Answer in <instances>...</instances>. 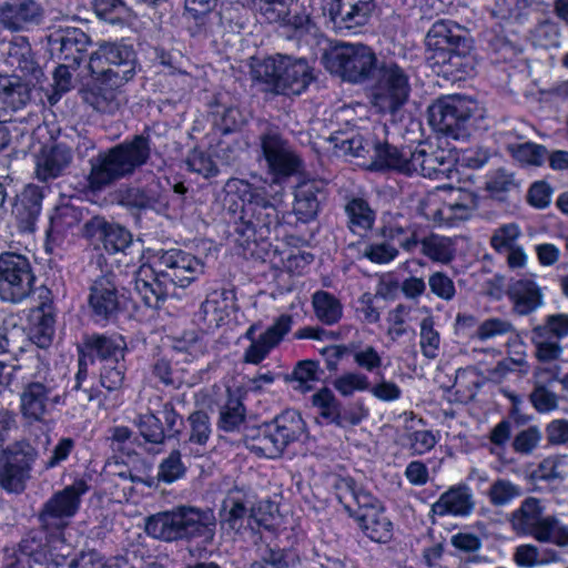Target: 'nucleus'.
<instances>
[{"mask_svg": "<svg viewBox=\"0 0 568 568\" xmlns=\"http://www.w3.org/2000/svg\"><path fill=\"white\" fill-rule=\"evenodd\" d=\"M336 495L345 509L356 515V510H361L364 506L374 501V496L358 488L354 480L349 478L338 479L335 484Z\"/></svg>", "mask_w": 568, "mask_h": 568, "instance_id": "nucleus-42", "label": "nucleus"}, {"mask_svg": "<svg viewBox=\"0 0 568 568\" xmlns=\"http://www.w3.org/2000/svg\"><path fill=\"white\" fill-rule=\"evenodd\" d=\"M135 59V53L131 47L118 42H102L91 53L88 69L100 70L103 68L102 63H116L120 61H124L123 65L128 67Z\"/></svg>", "mask_w": 568, "mask_h": 568, "instance_id": "nucleus-37", "label": "nucleus"}, {"mask_svg": "<svg viewBox=\"0 0 568 568\" xmlns=\"http://www.w3.org/2000/svg\"><path fill=\"white\" fill-rule=\"evenodd\" d=\"M88 487L83 480L54 494L44 505L40 520L45 530H64L79 509L80 498Z\"/></svg>", "mask_w": 568, "mask_h": 568, "instance_id": "nucleus-13", "label": "nucleus"}, {"mask_svg": "<svg viewBox=\"0 0 568 568\" xmlns=\"http://www.w3.org/2000/svg\"><path fill=\"white\" fill-rule=\"evenodd\" d=\"M145 531L149 536L165 541L185 539L183 506L148 517Z\"/></svg>", "mask_w": 568, "mask_h": 568, "instance_id": "nucleus-28", "label": "nucleus"}, {"mask_svg": "<svg viewBox=\"0 0 568 568\" xmlns=\"http://www.w3.org/2000/svg\"><path fill=\"white\" fill-rule=\"evenodd\" d=\"M126 366L123 361H111L102 364L100 383L109 392L122 388L125 378Z\"/></svg>", "mask_w": 568, "mask_h": 568, "instance_id": "nucleus-62", "label": "nucleus"}, {"mask_svg": "<svg viewBox=\"0 0 568 568\" xmlns=\"http://www.w3.org/2000/svg\"><path fill=\"white\" fill-rule=\"evenodd\" d=\"M260 146L267 171L276 180L286 179L300 171V155L277 131L268 130L261 134Z\"/></svg>", "mask_w": 568, "mask_h": 568, "instance_id": "nucleus-12", "label": "nucleus"}, {"mask_svg": "<svg viewBox=\"0 0 568 568\" xmlns=\"http://www.w3.org/2000/svg\"><path fill=\"white\" fill-rule=\"evenodd\" d=\"M422 253L436 263L448 264L455 257V244L449 237L429 235L420 241Z\"/></svg>", "mask_w": 568, "mask_h": 568, "instance_id": "nucleus-45", "label": "nucleus"}, {"mask_svg": "<svg viewBox=\"0 0 568 568\" xmlns=\"http://www.w3.org/2000/svg\"><path fill=\"white\" fill-rule=\"evenodd\" d=\"M521 230L516 223H507L497 227L490 236V246L498 254L518 246Z\"/></svg>", "mask_w": 568, "mask_h": 568, "instance_id": "nucleus-59", "label": "nucleus"}, {"mask_svg": "<svg viewBox=\"0 0 568 568\" xmlns=\"http://www.w3.org/2000/svg\"><path fill=\"white\" fill-rule=\"evenodd\" d=\"M520 495L521 488L506 478H497L487 490L488 500L495 507L507 506Z\"/></svg>", "mask_w": 568, "mask_h": 568, "instance_id": "nucleus-56", "label": "nucleus"}, {"mask_svg": "<svg viewBox=\"0 0 568 568\" xmlns=\"http://www.w3.org/2000/svg\"><path fill=\"white\" fill-rule=\"evenodd\" d=\"M374 9V0H333L328 12L336 28L351 30L365 26Z\"/></svg>", "mask_w": 568, "mask_h": 568, "instance_id": "nucleus-19", "label": "nucleus"}, {"mask_svg": "<svg viewBox=\"0 0 568 568\" xmlns=\"http://www.w3.org/2000/svg\"><path fill=\"white\" fill-rule=\"evenodd\" d=\"M479 111L478 102L470 97L445 95L429 106V123L436 131L458 140L469 134L471 119Z\"/></svg>", "mask_w": 568, "mask_h": 568, "instance_id": "nucleus-6", "label": "nucleus"}, {"mask_svg": "<svg viewBox=\"0 0 568 568\" xmlns=\"http://www.w3.org/2000/svg\"><path fill=\"white\" fill-rule=\"evenodd\" d=\"M377 64L373 50L362 43H339L326 57L332 73L354 83L366 80Z\"/></svg>", "mask_w": 568, "mask_h": 568, "instance_id": "nucleus-9", "label": "nucleus"}, {"mask_svg": "<svg viewBox=\"0 0 568 568\" xmlns=\"http://www.w3.org/2000/svg\"><path fill=\"white\" fill-rule=\"evenodd\" d=\"M477 197L470 192H458L455 201L437 205V201L428 197L423 205L424 215L438 225L453 226L470 219L476 211Z\"/></svg>", "mask_w": 568, "mask_h": 568, "instance_id": "nucleus-16", "label": "nucleus"}, {"mask_svg": "<svg viewBox=\"0 0 568 568\" xmlns=\"http://www.w3.org/2000/svg\"><path fill=\"white\" fill-rule=\"evenodd\" d=\"M428 59L435 64L450 65L462 73L471 69L470 41L464 30L452 21H436L426 36Z\"/></svg>", "mask_w": 568, "mask_h": 568, "instance_id": "nucleus-5", "label": "nucleus"}, {"mask_svg": "<svg viewBox=\"0 0 568 568\" xmlns=\"http://www.w3.org/2000/svg\"><path fill=\"white\" fill-rule=\"evenodd\" d=\"M63 61L79 65L85 52L90 38L78 28L65 29L58 38Z\"/></svg>", "mask_w": 568, "mask_h": 568, "instance_id": "nucleus-38", "label": "nucleus"}, {"mask_svg": "<svg viewBox=\"0 0 568 568\" xmlns=\"http://www.w3.org/2000/svg\"><path fill=\"white\" fill-rule=\"evenodd\" d=\"M456 159L452 151L442 148H433L420 143L410 153V174H419L424 178L443 181L452 179Z\"/></svg>", "mask_w": 568, "mask_h": 568, "instance_id": "nucleus-15", "label": "nucleus"}, {"mask_svg": "<svg viewBox=\"0 0 568 568\" xmlns=\"http://www.w3.org/2000/svg\"><path fill=\"white\" fill-rule=\"evenodd\" d=\"M355 518L364 534L373 541L387 542L392 539L393 524L375 497L371 505L356 510Z\"/></svg>", "mask_w": 568, "mask_h": 568, "instance_id": "nucleus-24", "label": "nucleus"}, {"mask_svg": "<svg viewBox=\"0 0 568 568\" xmlns=\"http://www.w3.org/2000/svg\"><path fill=\"white\" fill-rule=\"evenodd\" d=\"M334 388L345 397L352 396L355 392H367L369 388L368 377L359 372H347L333 381Z\"/></svg>", "mask_w": 568, "mask_h": 568, "instance_id": "nucleus-61", "label": "nucleus"}, {"mask_svg": "<svg viewBox=\"0 0 568 568\" xmlns=\"http://www.w3.org/2000/svg\"><path fill=\"white\" fill-rule=\"evenodd\" d=\"M245 4L270 23H278L295 30H308L312 24L304 1L294 0H244Z\"/></svg>", "mask_w": 568, "mask_h": 568, "instance_id": "nucleus-14", "label": "nucleus"}, {"mask_svg": "<svg viewBox=\"0 0 568 568\" xmlns=\"http://www.w3.org/2000/svg\"><path fill=\"white\" fill-rule=\"evenodd\" d=\"M14 369L22 372L20 413L28 423L42 422L50 409L60 403L58 384L49 367L38 355L29 356Z\"/></svg>", "mask_w": 568, "mask_h": 568, "instance_id": "nucleus-4", "label": "nucleus"}, {"mask_svg": "<svg viewBox=\"0 0 568 568\" xmlns=\"http://www.w3.org/2000/svg\"><path fill=\"white\" fill-rule=\"evenodd\" d=\"M73 160L72 150L63 143L43 146L36 158V175L40 181L63 174Z\"/></svg>", "mask_w": 568, "mask_h": 568, "instance_id": "nucleus-23", "label": "nucleus"}, {"mask_svg": "<svg viewBox=\"0 0 568 568\" xmlns=\"http://www.w3.org/2000/svg\"><path fill=\"white\" fill-rule=\"evenodd\" d=\"M37 458V449L23 440L3 448L0 453V486L8 491H22Z\"/></svg>", "mask_w": 568, "mask_h": 568, "instance_id": "nucleus-11", "label": "nucleus"}, {"mask_svg": "<svg viewBox=\"0 0 568 568\" xmlns=\"http://www.w3.org/2000/svg\"><path fill=\"white\" fill-rule=\"evenodd\" d=\"M84 232L89 237L99 239L105 251L111 254L125 253L132 244V235L126 229L99 216L92 217L84 224Z\"/></svg>", "mask_w": 568, "mask_h": 568, "instance_id": "nucleus-21", "label": "nucleus"}, {"mask_svg": "<svg viewBox=\"0 0 568 568\" xmlns=\"http://www.w3.org/2000/svg\"><path fill=\"white\" fill-rule=\"evenodd\" d=\"M281 63L278 92L300 94L313 79L307 62L304 59L283 55Z\"/></svg>", "mask_w": 568, "mask_h": 568, "instance_id": "nucleus-32", "label": "nucleus"}, {"mask_svg": "<svg viewBox=\"0 0 568 568\" xmlns=\"http://www.w3.org/2000/svg\"><path fill=\"white\" fill-rule=\"evenodd\" d=\"M409 75L394 61H382L376 65V82L372 93L373 106L383 114H394L408 100Z\"/></svg>", "mask_w": 568, "mask_h": 568, "instance_id": "nucleus-8", "label": "nucleus"}, {"mask_svg": "<svg viewBox=\"0 0 568 568\" xmlns=\"http://www.w3.org/2000/svg\"><path fill=\"white\" fill-rule=\"evenodd\" d=\"M507 151L519 163L532 166L542 165L548 155L544 145L532 142L508 144Z\"/></svg>", "mask_w": 568, "mask_h": 568, "instance_id": "nucleus-51", "label": "nucleus"}, {"mask_svg": "<svg viewBox=\"0 0 568 568\" xmlns=\"http://www.w3.org/2000/svg\"><path fill=\"white\" fill-rule=\"evenodd\" d=\"M474 508L475 501L470 488L466 485H457L443 493L432 505L430 511L439 517H466L473 513Z\"/></svg>", "mask_w": 568, "mask_h": 568, "instance_id": "nucleus-26", "label": "nucleus"}, {"mask_svg": "<svg viewBox=\"0 0 568 568\" xmlns=\"http://www.w3.org/2000/svg\"><path fill=\"white\" fill-rule=\"evenodd\" d=\"M141 437L145 444L162 445L166 434L161 419L153 413L139 414L134 420Z\"/></svg>", "mask_w": 568, "mask_h": 568, "instance_id": "nucleus-50", "label": "nucleus"}, {"mask_svg": "<svg viewBox=\"0 0 568 568\" xmlns=\"http://www.w3.org/2000/svg\"><path fill=\"white\" fill-rule=\"evenodd\" d=\"M36 276L29 258L22 254H0V300L19 304L28 298L34 288Z\"/></svg>", "mask_w": 568, "mask_h": 568, "instance_id": "nucleus-10", "label": "nucleus"}, {"mask_svg": "<svg viewBox=\"0 0 568 568\" xmlns=\"http://www.w3.org/2000/svg\"><path fill=\"white\" fill-rule=\"evenodd\" d=\"M84 219L83 210L71 203L58 205L50 215L49 237L59 242L68 235H73Z\"/></svg>", "mask_w": 568, "mask_h": 568, "instance_id": "nucleus-33", "label": "nucleus"}, {"mask_svg": "<svg viewBox=\"0 0 568 568\" xmlns=\"http://www.w3.org/2000/svg\"><path fill=\"white\" fill-rule=\"evenodd\" d=\"M312 306L315 317L325 325H334L343 316L341 301L326 291H316L312 295Z\"/></svg>", "mask_w": 568, "mask_h": 568, "instance_id": "nucleus-41", "label": "nucleus"}, {"mask_svg": "<svg viewBox=\"0 0 568 568\" xmlns=\"http://www.w3.org/2000/svg\"><path fill=\"white\" fill-rule=\"evenodd\" d=\"M313 405L326 423L342 424L341 404L328 388H322L313 395Z\"/></svg>", "mask_w": 568, "mask_h": 568, "instance_id": "nucleus-57", "label": "nucleus"}, {"mask_svg": "<svg viewBox=\"0 0 568 568\" xmlns=\"http://www.w3.org/2000/svg\"><path fill=\"white\" fill-rule=\"evenodd\" d=\"M43 191L37 185H27L16 197L12 206L21 232H33L42 209Z\"/></svg>", "mask_w": 568, "mask_h": 568, "instance_id": "nucleus-22", "label": "nucleus"}, {"mask_svg": "<svg viewBox=\"0 0 568 568\" xmlns=\"http://www.w3.org/2000/svg\"><path fill=\"white\" fill-rule=\"evenodd\" d=\"M353 232L369 230L375 221V213L368 203L359 197L352 199L345 206Z\"/></svg>", "mask_w": 568, "mask_h": 568, "instance_id": "nucleus-49", "label": "nucleus"}, {"mask_svg": "<svg viewBox=\"0 0 568 568\" xmlns=\"http://www.w3.org/2000/svg\"><path fill=\"white\" fill-rule=\"evenodd\" d=\"M241 213L235 232L239 235V245L244 248H250L252 243L267 240L272 231L280 225L276 203L266 200L262 193L247 200Z\"/></svg>", "mask_w": 568, "mask_h": 568, "instance_id": "nucleus-7", "label": "nucleus"}, {"mask_svg": "<svg viewBox=\"0 0 568 568\" xmlns=\"http://www.w3.org/2000/svg\"><path fill=\"white\" fill-rule=\"evenodd\" d=\"M43 12L36 0H8L0 7V22L9 30L21 31L39 24Z\"/></svg>", "mask_w": 568, "mask_h": 568, "instance_id": "nucleus-18", "label": "nucleus"}, {"mask_svg": "<svg viewBox=\"0 0 568 568\" xmlns=\"http://www.w3.org/2000/svg\"><path fill=\"white\" fill-rule=\"evenodd\" d=\"M227 393V400L220 412L219 426L225 432L241 430L246 420L245 407L237 396L230 390Z\"/></svg>", "mask_w": 568, "mask_h": 568, "instance_id": "nucleus-48", "label": "nucleus"}, {"mask_svg": "<svg viewBox=\"0 0 568 568\" xmlns=\"http://www.w3.org/2000/svg\"><path fill=\"white\" fill-rule=\"evenodd\" d=\"M245 445L252 452L267 458H275L283 453L268 423L261 426L255 435L246 436Z\"/></svg>", "mask_w": 568, "mask_h": 568, "instance_id": "nucleus-46", "label": "nucleus"}, {"mask_svg": "<svg viewBox=\"0 0 568 568\" xmlns=\"http://www.w3.org/2000/svg\"><path fill=\"white\" fill-rule=\"evenodd\" d=\"M150 155V139L142 134L99 152L89 161V187L92 191H101L119 180L133 175L149 161Z\"/></svg>", "mask_w": 568, "mask_h": 568, "instance_id": "nucleus-3", "label": "nucleus"}, {"mask_svg": "<svg viewBox=\"0 0 568 568\" xmlns=\"http://www.w3.org/2000/svg\"><path fill=\"white\" fill-rule=\"evenodd\" d=\"M413 307L405 304H398L388 312L387 315V335L392 341L398 339L408 332L407 322L410 320Z\"/></svg>", "mask_w": 568, "mask_h": 568, "instance_id": "nucleus-63", "label": "nucleus"}, {"mask_svg": "<svg viewBox=\"0 0 568 568\" xmlns=\"http://www.w3.org/2000/svg\"><path fill=\"white\" fill-rule=\"evenodd\" d=\"M531 343L535 347V357L540 364L555 363L562 355L564 348L559 341L534 329L531 331Z\"/></svg>", "mask_w": 568, "mask_h": 568, "instance_id": "nucleus-53", "label": "nucleus"}, {"mask_svg": "<svg viewBox=\"0 0 568 568\" xmlns=\"http://www.w3.org/2000/svg\"><path fill=\"white\" fill-rule=\"evenodd\" d=\"M34 81L22 79L18 74H0V111H17L26 106L31 100Z\"/></svg>", "mask_w": 568, "mask_h": 568, "instance_id": "nucleus-29", "label": "nucleus"}, {"mask_svg": "<svg viewBox=\"0 0 568 568\" xmlns=\"http://www.w3.org/2000/svg\"><path fill=\"white\" fill-rule=\"evenodd\" d=\"M48 540L43 549L34 552V560L40 564L52 562L55 566L62 565L71 555V545L65 542L63 530H47Z\"/></svg>", "mask_w": 568, "mask_h": 568, "instance_id": "nucleus-40", "label": "nucleus"}, {"mask_svg": "<svg viewBox=\"0 0 568 568\" xmlns=\"http://www.w3.org/2000/svg\"><path fill=\"white\" fill-rule=\"evenodd\" d=\"M508 296L514 304V311L519 315H528L542 305V292L531 278H519L508 288Z\"/></svg>", "mask_w": 568, "mask_h": 568, "instance_id": "nucleus-34", "label": "nucleus"}, {"mask_svg": "<svg viewBox=\"0 0 568 568\" xmlns=\"http://www.w3.org/2000/svg\"><path fill=\"white\" fill-rule=\"evenodd\" d=\"M354 363L366 372H376L383 366L379 352L372 345H349Z\"/></svg>", "mask_w": 568, "mask_h": 568, "instance_id": "nucleus-60", "label": "nucleus"}, {"mask_svg": "<svg viewBox=\"0 0 568 568\" xmlns=\"http://www.w3.org/2000/svg\"><path fill=\"white\" fill-rule=\"evenodd\" d=\"M293 318L291 315H281L256 341H253L244 353V362L261 363L291 329Z\"/></svg>", "mask_w": 568, "mask_h": 568, "instance_id": "nucleus-27", "label": "nucleus"}, {"mask_svg": "<svg viewBox=\"0 0 568 568\" xmlns=\"http://www.w3.org/2000/svg\"><path fill=\"white\" fill-rule=\"evenodd\" d=\"M440 343V335L435 328L434 317L432 315L424 317L420 322L419 332L422 354L429 359H435L438 356Z\"/></svg>", "mask_w": 568, "mask_h": 568, "instance_id": "nucleus-58", "label": "nucleus"}, {"mask_svg": "<svg viewBox=\"0 0 568 568\" xmlns=\"http://www.w3.org/2000/svg\"><path fill=\"white\" fill-rule=\"evenodd\" d=\"M541 0H495L491 16L504 22H520Z\"/></svg>", "mask_w": 568, "mask_h": 568, "instance_id": "nucleus-43", "label": "nucleus"}, {"mask_svg": "<svg viewBox=\"0 0 568 568\" xmlns=\"http://www.w3.org/2000/svg\"><path fill=\"white\" fill-rule=\"evenodd\" d=\"M509 525L518 536H529L539 544L554 547H540L521 544L513 554L514 562L521 568H535L557 564L562 560L560 549H568V525L556 515H546L542 501L527 497L509 517Z\"/></svg>", "mask_w": 568, "mask_h": 568, "instance_id": "nucleus-1", "label": "nucleus"}, {"mask_svg": "<svg viewBox=\"0 0 568 568\" xmlns=\"http://www.w3.org/2000/svg\"><path fill=\"white\" fill-rule=\"evenodd\" d=\"M125 85L115 84L109 80L102 81L99 77H92V81L82 90V98L95 111L114 114L128 103L123 89Z\"/></svg>", "mask_w": 568, "mask_h": 568, "instance_id": "nucleus-17", "label": "nucleus"}, {"mask_svg": "<svg viewBox=\"0 0 568 568\" xmlns=\"http://www.w3.org/2000/svg\"><path fill=\"white\" fill-rule=\"evenodd\" d=\"M85 347L104 364L123 361L126 343L120 335H91L85 338Z\"/></svg>", "mask_w": 568, "mask_h": 568, "instance_id": "nucleus-36", "label": "nucleus"}, {"mask_svg": "<svg viewBox=\"0 0 568 568\" xmlns=\"http://www.w3.org/2000/svg\"><path fill=\"white\" fill-rule=\"evenodd\" d=\"M268 424L275 435V442L283 450L288 444L300 440L306 432L305 422L300 413L293 409L283 412Z\"/></svg>", "mask_w": 568, "mask_h": 568, "instance_id": "nucleus-35", "label": "nucleus"}, {"mask_svg": "<svg viewBox=\"0 0 568 568\" xmlns=\"http://www.w3.org/2000/svg\"><path fill=\"white\" fill-rule=\"evenodd\" d=\"M204 264L194 255L172 248L159 253L156 268L141 265L134 290L148 307L159 308L175 286H187L203 273Z\"/></svg>", "mask_w": 568, "mask_h": 568, "instance_id": "nucleus-2", "label": "nucleus"}, {"mask_svg": "<svg viewBox=\"0 0 568 568\" xmlns=\"http://www.w3.org/2000/svg\"><path fill=\"white\" fill-rule=\"evenodd\" d=\"M153 375L160 379L162 384L174 389L180 388L186 384L187 372L183 367H179L178 364H172L166 358H160L153 365Z\"/></svg>", "mask_w": 568, "mask_h": 568, "instance_id": "nucleus-55", "label": "nucleus"}, {"mask_svg": "<svg viewBox=\"0 0 568 568\" xmlns=\"http://www.w3.org/2000/svg\"><path fill=\"white\" fill-rule=\"evenodd\" d=\"M223 523L231 530L242 532L246 529H253V524L257 523V520L253 515V507L250 501L231 499V506Z\"/></svg>", "mask_w": 568, "mask_h": 568, "instance_id": "nucleus-47", "label": "nucleus"}, {"mask_svg": "<svg viewBox=\"0 0 568 568\" xmlns=\"http://www.w3.org/2000/svg\"><path fill=\"white\" fill-rule=\"evenodd\" d=\"M281 57L266 58L263 60L254 59L251 64V75L253 80L273 85L278 92L281 77Z\"/></svg>", "mask_w": 568, "mask_h": 568, "instance_id": "nucleus-52", "label": "nucleus"}, {"mask_svg": "<svg viewBox=\"0 0 568 568\" xmlns=\"http://www.w3.org/2000/svg\"><path fill=\"white\" fill-rule=\"evenodd\" d=\"M225 291H214L202 303L201 315L206 327L216 328L227 317V303Z\"/></svg>", "mask_w": 568, "mask_h": 568, "instance_id": "nucleus-44", "label": "nucleus"}, {"mask_svg": "<svg viewBox=\"0 0 568 568\" xmlns=\"http://www.w3.org/2000/svg\"><path fill=\"white\" fill-rule=\"evenodd\" d=\"M542 433L540 428L531 425L515 435L511 447L517 454L530 455L540 445Z\"/></svg>", "mask_w": 568, "mask_h": 568, "instance_id": "nucleus-64", "label": "nucleus"}, {"mask_svg": "<svg viewBox=\"0 0 568 568\" xmlns=\"http://www.w3.org/2000/svg\"><path fill=\"white\" fill-rule=\"evenodd\" d=\"M6 62L9 67L19 71L20 77L37 85L41 83L43 72L33 58L30 43L24 37H17L9 43Z\"/></svg>", "mask_w": 568, "mask_h": 568, "instance_id": "nucleus-25", "label": "nucleus"}, {"mask_svg": "<svg viewBox=\"0 0 568 568\" xmlns=\"http://www.w3.org/2000/svg\"><path fill=\"white\" fill-rule=\"evenodd\" d=\"M185 539H201L211 544L215 536L216 518L210 508L183 506Z\"/></svg>", "mask_w": 568, "mask_h": 568, "instance_id": "nucleus-31", "label": "nucleus"}, {"mask_svg": "<svg viewBox=\"0 0 568 568\" xmlns=\"http://www.w3.org/2000/svg\"><path fill=\"white\" fill-rule=\"evenodd\" d=\"M124 61L116 63H102L103 68L100 70L89 71L92 77H99L102 81L109 80L115 84H126L136 73V59L132 60L128 67H124Z\"/></svg>", "mask_w": 568, "mask_h": 568, "instance_id": "nucleus-54", "label": "nucleus"}, {"mask_svg": "<svg viewBox=\"0 0 568 568\" xmlns=\"http://www.w3.org/2000/svg\"><path fill=\"white\" fill-rule=\"evenodd\" d=\"M325 182L316 179L297 184L294 192L293 213L298 221L308 223L317 216L321 204L325 200Z\"/></svg>", "mask_w": 568, "mask_h": 568, "instance_id": "nucleus-20", "label": "nucleus"}, {"mask_svg": "<svg viewBox=\"0 0 568 568\" xmlns=\"http://www.w3.org/2000/svg\"><path fill=\"white\" fill-rule=\"evenodd\" d=\"M413 151L410 149L398 150L387 143L376 144L373 158L375 164L379 168L393 169L409 175L410 170L408 169H410V153Z\"/></svg>", "mask_w": 568, "mask_h": 568, "instance_id": "nucleus-39", "label": "nucleus"}, {"mask_svg": "<svg viewBox=\"0 0 568 568\" xmlns=\"http://www.w3.org/2000/svg\"><path fill=\"white\" fill-rule=\"evenodd\" d=\"M89 305L95 316L104 320L110 318L119 311L116 286L110 276H100L93 282Z\"/></svg>", "mask_w": 568, "mask_h": 568, "instance_id": "nucleus-30", "label": "nucleus"}]
</instances>
